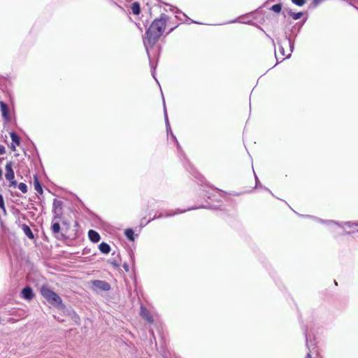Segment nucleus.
<instances>
[{
    "mask_svg": "<svg viewBox=\"0 0 358 358\" xmlns=\"http://www.w3.org/2000/svg\"><path fill=\"white\" fill-rule=\"evenodd\" d=\"M175 28H176V27H173V28H171V29L169 30V33H168V34L171 33V31H172Z\"/></svg>",
    "mask_w": 358,
    "mask_h": 358,
    "instance_id": "nucleus-46",
    "label": "nucleus"
},
{
    "mask_svg": "<svg viewBox=\"0 0 358 358\" xmlns=\"http://www.w3.org/2000/svg\"><path fill=\"white\" fill-rule=\"evenodd\" d=\"M92 285L96 289L99 290L108 291L110 289V284L104 280H95L92 281Z\"/></svg>",
    "mask_w": 358,
    "mask_h": 358,
    "instance_id": "nucleus-6",
    "label": "nucleus"
},
{
    "mask_svg": "<svg viewBox=\"0 0 358 358\" xmlns=\"http://www.w3.org/2000/svg\"><path fill=\"white\" fill-rule=\"evenodd\" d=\"M357 232H358V229H357Z\"/></svg>",
    "mask_w": 358,
    "mask_h": 358,
    "instance_id": "nucleus-51",
    "label": "nucleus"
},
{
    "mask_svg": "<svg viewBox=\"0 0 358 358\" xmlns=\"http://www.w3.org/2000/svg\"><path fill=\"white\" fill-rule=\"evenodd\" d=\"M266 189L272 194V192L269 190V189L266 188Z\"/></svg>",
    "mask_w": 358,
    "mask_h": 358,
    "instance_id": "nucleus-49",
    "label": "nucleus"
},
{
    "mask_svg": "<svg viewBox=\"0 0 358 358\" xmlns=\"http://www.w3.org/2000/svg\"><path fill=\"white\" fill-rule=\"evenodd\" d=\"M275 58H276V60H277V64L280 62H282L285 59V58H281L280 61H279V59H278V56L276 55H275Z\"/></svg>",
    "mask_w": 358,
    "mask_h": 358,
    "instance_id": "nucleus-36",
    "label": "nucleus"
},
{
    "mask_svg": "<svg viewBox=\"0 0 358 358\" xmlns=\"http://www.w3.org/2000/svg\"><path fill=\"white\" fill-rule=\"evenodd\" d=\"M289 15L290 16H292L294 20H299V18H301L302 17V15H303V13H302V12L293 13V12H292V10H289Z\"/></svg>",
    "mask_w": 358,
    "mask_h": 358,
    "instance_id": "nucleus-22",
    "label": "nucleus"
},
{
    "mask_svg": "<svg viewBox=\"0 0 358 358\" xmlns=\"http://www.w3.org/2000/svg\"><path fill=\"white\" fill-rule=\"evenodd\" d=\"M131 9L134 15H138L141 12V6L139 3L134 2L132 3Z\"/></svg>",
    "mask_w": 358,
    "mask_h": 358,
    "instance_id": "nucleus-18",
    "label": "nucleus"
},
{
    "mask_svg": "<svg viewBox=\"0 0 358 358\" xmlns=\"http://www.w3.org/2000/svg\"><path fill=\"white\" fill-rule=\"evenodd\" d=\"M341 224V228H343L344 226H346L349 228L353 227H358V222H345L343 223H340Z\"/></svg>",
    "mask_w": 358,
    "mask_h": 358,
    "instance_id": "nucleus-20",
    "label": "nucleus"
},
{
    "mask_svg": "<svg viewBox=\"0 0 358 358\" xmlns=\"http://www.w3.org/2000/svg\"><path fill=\"white\" fill-rule=\"evenodd\" d=\"M290 56H291V53H289V54L286 57V58H289V57H290Z\"/></svg>",
    "mask_w": 358,
    "mask_h": 358,
    "instance_id": "nucleus-48",
    "label": "nucleus"
},
{
    "mask_svg": "<svg viewBox=\"0 0 358 358\" xmlns=\"http://www.w3.org/2000/svg\"><path fill=\"white\" fill-rule=\"evenodd\" d=\"M141 316L146 320L148 323L151 324L154 322L153 317L150 312L143 305L140 308Z\"/></svg>",
    "mask_w": 358,
    "mask_h": 358,
    "instance_id": "nucleus-8",
    "label": "nucleus"
},
{
    "mask_svg": "<svg viewBox=\"0 0 358 358\" xmlns=\"http://www.w3.org/2000/svg\"><path fill=\"white\" fill-rule=\"evenodd\" d=\"M322 1H323V0H313V4L314 6H317V5H319Z\"/></svg>",
    "mask_w": 358,
    "mask_h": 358,
    "instance_id": "nucleus-32",
    "label": "nucleus"
},
{
    "mask_svg": "<svg viewBox=\"0 0 358 358\" xmlns=\"http://www.w3.org/2000/svg\"><path fill=\"white\" fill-rule=\"evenodd\" d=\"M199 176V174L198 173H195L194 178H198Z\"/></svg>",
    "mask_w": 358,
    "mask_h": 358,
    "instance_id": "nucleus-45",
    "label": "nucleus"
},
{
    "mask_svg": "<svg viewBox=\"0 0 358 358\" xmlns=\"http://www.w3.org/2000/svg\"><path fill=\"white\" fill-rule=\"evenodd\" d=\"M89 239L93 243H98L100 241V235L98 232L93 229H90L88 231Z\"/></svg>",
    "mask_w": 358,
    "mask_h": 358,
    "instance_id": "nucleus-11",
    "label": "nucleus"
},
{
    "mask_svg": "<svg viewBox=\"0 0 358 358\" xmlns=\"http://www.w3.org/2000/svg\"><path fill=\"white\" fill-rule=\"evenodd\" d=\"M110 263H111V264H112V265H113V266H114V267H115V268H117V267L120 266L119 263H118L116 260H113V261H111V262H110Z\"/></svg>",
    "mask_w": 358,
    "mask_h": 358,
    "instance_id": "nucleus-33",
    "label": "nucleus"
},
{
    "mask_svg": "<svg viewBox=\"0 0 358 358\" xmlns=\"http://www.w3.org/2000/svg\"><path fill=\"white\" fill-rule=\"evenodd\" d=\"M305 358H312V357H311V355H310V352H308V353L306 355V357H305Z\"/></svg>",
    "mask_w": 358,
    "mask_h": 358,
    "instance_id": "nucleus-42",
    "label": "nucleus"
},
{
    "mask_svg": "<svg viewBox=\"0 0 358 358\" xmlns=\"http://www.w3.org/2000/svg\"><path fill=\"white\" fill-rule=\"evenodd\" d=\"M315 221L320 222V223H322V224H334V225H336L338 227H341V224L339 223V222H335V221H333V220H322V219H320V218H317V217H313Z\"/></svg>",
    "mask_w": 358,
    "mask_h": 358,
    "instance_id": "nucleus-14",
    "label": "nucleus"
},
{
    "mask_svg": "<svg viewBox=\"0 0 358 358\" xmlns=\"http://www.w3.org/2000/svg\"><path fill=\"white\" fill-rule=\"evenodd\" d=\"M306 339V347L309 351H310L311 348H313L314 344L311 341L308 340V334L305 333Z\"/></svg>",
    "mask_w": 358,
    "mask_h": 358,
    "instance_id": "nucleus-23",
    "label": "nucleus"
},
{
    "mask_svg": "<svg viewBox=\"0 0 358 358\" xmlns=\"http://www.w3.org/2000/svg\"><path fill=\"white\" fill-rule=\"evenodd\" d=\"M13 162H8L6 163V174H5V177L6 178V180H8L10 183V186H13V187H16L17 186V182L16 180H15V174H14V171L13 170Z\"/></svg>",
    "mask_w": 358,
    "mask_h": 358,
    "instance_id": "nucleus-5",
    "label": "nucleus"
},
{
    "mask_svg": "<svg viewBox=\"0 0 358 358\" xmlns=\"http://www.w3.org/2000/svg\"><path fill=\"white\" fill-rule=\"evenodd\" d=\"M171 136L172 139L176 142L178 149L180 150L181 147H180L176 137L174 136V134L173 133H171Z\"/></svg>",
    "mask_w": 358,
    "mask_h": 358,
    "instance_id": "nucleus-29",
    "label": "nucleus"
},
{
    "mask_svg": "<svg viewBox=\"0 0 358 358\" xmlns=\"http://www.w3.org/2000/svg\"><path fill=\"white\" fill-rule=\"evenodd\" d=\"M292 2L298 6H302L305 4L306 0H292Z\"/></svg>",
    "mask_w": 358,
    "mask_h": 358,
    "instance_id": "nucleus-26",
    "label": "nucleus"
},
{
    "mask_svg": "<svg viewBox=\"0 0 358 358\" xmlns=\"http://www.w3.org/2000/svg\"><path fill=\"white\" fill-rule=\"evenodd\" d=\"M350 232L344 231L343 234H349Z\"/></svg>",
    "mask_w": 358,
    "mask_h": 358,
    "instance_id": "nucleus-47",
    "label": "nucleus"
},
{
    "mask_svg": "<svg viewBox=\"0 0 358 358\" xmlns=\"http://www.w3.org/2000/svg\"><path fill=\"white\" fill-rule=\"evenodd\" d=\"M271 9L275 13H280L282 9V6L280 3H277L272 6Z\"/></svg>",
    "mask_w": 358,
    "mask_h": 358,
    "instance_id": "nucleus-25",
    "label": "nucleus"
},
{
    "mask_svg": "<svg viewBox=\"0 0 358 358\" xmlns=\"http://www.w3.org/2000/svg\"><path fill=\"white\" fill-rule=\"evenodd\" d=\"M124 269L128 272L129 271V265L127 264V263H124L123 265H122Z\"/></svg>",
    "mask_w": 358,
    "mask_h": 358,
    "instance_id": "nucleus-35",
    "label": "nucleus"
},
{
    "mask_svg": "<svg viewBox=\"0 0 358 358\" xmlns=\"http://www.w3.org/2000/svg\"><path fill=\"white\" fill-rule=\"evenodd\" d=\"M22 297L27 300H31L34 298V292L30 287H25L21 292Z\"/></svg>",
    "mask_w": 358,
    "mask_h": 358,
    "instance_id": "nucleus-9",
    "label": "nucleus"
},
{
    "mask_svg": "<svg viewBox=\"0 0 358 358\" xmlns=\"http://www.w3.org/2000/svg\"><path fill=\"white\" fill-rule=\"evenodd\" d=\"M350 5L352 6L355 8H356L357 10H358V7H357L356 6L353 5L352 3H350Z\"/></svg>",
    "mask_w": 358,
    "mask_h": 358,
    "instance_id": "nucleus-44",
    "label": "nucleus"
},
{
    "mask_svg": "<svg viewBox=\"0 0 358 358\" xmlns=\"http://www.w3.org/2000/svg\"><path fill=\"white\" fill-rule=\"evenodd\" d=\"M2 178V170L0 168V180Z\"/></svg>",
    "mask_w": 358,
    "mask_h": 358,
    "instance_id": "nucleus-43",
    "label": "nucleus"
},
{
    "mask_svg": "<svg viewBox=\"0 0 358 358\" xmlns=\"http://www.w3.org/2000/svg\"><path fill=\"white\" fill-rule=\"evenodd\" d=\"M0 107L3 117L6 121H9V109L7 104L3 101H1Z\"/></svg>",
    "mask_w": 358,
    "mask_h": 358,
    "instance_id": "nucleus-10",
    "label": "nucleus"
},
{
    "mask_svg": "<svg viewBox=\"0 0 358 358\" xmlns=\"http://www.w3.org/2000/svg\"><path fill=\"white\" fill-rule=\"evenodd\" d=\"M63 202L55 199L52 203L53 220H61L63 214Z\"/></svg>",
    "mask_w": 358,
    "mask_h": 358,
    "instance_id": "nucleus-4",
    "label": "nucleus"
},
{
    "mask_svg": "<svg viewBox=\"0 0 358 358\" xmlns=\"http://www.w3.org/2000/svg\"><path fill=\"white\" fill-rule=\"evenodd\" d=\"M22 229L24 233V234L30 239H33L34 238V236L30 229V227L25 224H23L22 225Z\"/></svg>",
    "mask_w": 358,
    "mask_h": 358,
    "instance_id": "nucleus-12",
    "label": "nucleus"
},
{
    "mask_svg": "<svg viewBox=\"0 0 358 358\" xmlns=\"http://www.w3.org/2000/svg\"><path fill=\"white\" fill-rule=\"evenodd\" d=\"M15 145H16L15 144L12 143L11 149H12L13 150H15Z\"/></svg>",
    "mask_w": 358,
    "mask_h": 358,
    "instance_id": "nucleus-40",
    "label": "nucleus"
},
{
    "mask_svg": "<svg viewBox=\"0 0 358 358\" xmlns=\"http://www.w3.org/2000/svg\"><path fill=\"white\" fill-rule=\"evenodd\" d=\"M10 135V138L13 141V143L15 144L16 145H19L20 139V137L17 136V134L15 132H11Z\"/></svg>",
    "mask_w": 358,
    "mask_h": 358,
    "instance_id": "nucleus-19",
    "label": "nucleus"
},
{
    "mask_svg": "<svg viewBox=\"0 0 358 358\" xmlns=\"http://www.w3.org/2000/svg\"><path fill=\"white\" fill-rule=\"evenodd\" d=\"M304 217H310V215H303Z\"/></svg>",
    "mask_w": 358,
    "mask_h": 358,
    "instance_id": "nucleus-50",
    "label": "nucleus"
},
{
    "mask_svg": "<svg viewBox=\"0 0 358 358\" xmlns=\"http://www.w3.org/2000/svg\"><path fill=\"white\" fill-rule=\"evenodd\" d=\"M99 248L103 254H108L110 251V246L105 242L101 243L99 245Z\"/></svg>",
    "mask_w": 358,
    "mask_h": 358,
    "instance_id": "nucleus-13",
    "label": "nucleus"
},
{
    "mask_svg": "<svg viewBox=\"0 0 358 358\" xmlns=\"http://www.w3.org/2000/svg\"><path fill=\"white\" fill-rule=\"evenodd\" d=\"M6 153V148L3 145H0V155H3Z\"/></svg>",
    "mask_w": 358,
    "mask_h": 358,
    "instance_id": "nucleus-30",
    "label": "nucleus"
},
{
    "mask_svg": "<svg viewBox=\"0 0 358 358\" xmlns=\"http://www.w3.org/2000/svg\"><path fill=\"white\" fill-rule=\"evenodd\" d=\"M51 231H52V233L53 234L54 236L57 239L61 240V239L65 238V236L63 234L60 233L61 227H60V224L58 222H54V220H52V222L51 224Z\"/></svg>",
    "mask_w": 358,
    "mask_h": 358,
    "instance_id": "nucleus-7",
    "label": "nucleus"
},
{
    "mask_svg": "<svg viewBox=\"0 0 358 358\" xmlns=\"http://www.w3.org/2000/svg\"><path fill=\"white\" fill-rule=\"evenodd\" d=\"M17 187L18 189L23 193H26L27 192V186L25 183L24 182H20L18 185H17Z\"/></svg>",
    "mask_w": 358,
    "mask_h": 358,
    "instance_id": "nucleus-24",
    "label": "nucleus"
},
{
    "mask_svg": "<svg viewBox=\"0 0 358 358\" xmlns=\"http://www.w3.org/2000/svg\"><path fill=\"white\" fill-rule=\"evenodd\" d=\"M69 315H71V319L76 323V324H80V317L79 315L74 311V310H72Z\"/></svg>",
    "mask_w": 358,
    "mask_h": 358,
    "instance_id": "nucleus-21",
    "label": "nucleus"
},
{
    "mask_svg": "<svg viewBox=\"0 0 358 358\" xmlns=\"http://www.w3.org/2000/svg\"><path fill=\"white\" fill-rule=\"evenodd\" d=\"M163 105H164V119H165V123H166V130H170L171 126H170V124H169V118H168V115H167L166 107V105H165V101H164V98H163Z\"/></svg>",
    "mask_w": 358,
    "mask_h": 358,
    "instance_id": "nucleus-16",
    "label": "nucleus"
},
{
    "mask_svg": "<svg viewBox=\"0 0 358 358\" xmlns=\"http://www.w3.org/2000/svg\"><path fill=\"white\" fill-rule=\"evenodd\" d=\"M124 234L127 238L130 241H134L135 239V234L131 229H127L124 231Z\"/></svg>",
    "mask_w": 358,
    "mask_h": 358,
    "instance_id": "nucleus-17",
    "label": "nucleus"
},
{
    "mask_svg": "<svg viewBox=\"0 0 358 358\" xmlns=\"http://www.w3.org/2000/svg\"><path fill=\"white\" fill-rule=\"evenodd\" d=\"M41 294L53 306H59L62 304V300L60 296L47 285H43L41 287Z\"/></svg>",
    "mask_w": 358,
    "mask_h": 358,
    "instance_id": "nucleus-2",
    "label": "nucleus"
},
{
    "mask_svg": "<svg viewBox=\"0 0 358 358\" xmlns=\"http://www.w3.org/2000/svg\"><path fill=\"white\" fill-rule=\"evenodd\" d=\"M169 16L162 13L159 18L152 21L149 28L146 30L145 37L143 38V44L148 57H150L149 49L153 48L159 41L166 28Z\"/></svg>",
    "mask_w": 358,
    "mask_h": 358,
    "instance_id": "nucleus-1",
    "label": "nucleus"
},
{
    "mask_svg": "<svg viewBox=\"0 0 358 358\" xmlns=\"http://www.w3.org/2000/svg\"><path fill=\"white\" fill-rule=\"evenodd\" d=\"M166 131H167V135L168 136L169 135H171V133H173L172 131H171V129H170V130H166Z\"/></svg>",
    "mask_w": 358,
    "mask_h": 358,
    "instance_id": "nucleus-39",
    "label": "nucleus"
},
{
    "mask_svg": "<svg viewBox=\"0 0 358 358\" xmlns=\"http://www.w3.org/2000/svg\"><path fill=\"white\" fill-rule=\"evenodd\" d=\"M286 38L288 40L290 51L292 52H293V50H294V42L290 39L289 36H286Z\"/></svg>",
    "mask_w": 358,
    "mask_h": 358,
    "instance_id": "nucleus-27",
    "label": "nucleus"
},
{
    "mask_svg": "<svg viewBox=\"0 0 358 358\" xmlns=\"http://www.w3.org/2000/svg\"><path fill=\"white\" fill-rule=\"evenodd\" d=\"M279 52H280V54L282 55V56H285V49L283 48V47L282 45H279Z\"/></svg>",
    "mask_w": 358,
    "mask_h": 358,
    "instance_id": "nucleus-31",
    "label": "nucleus"
},
{
    "mask_svg": "<svg viewBox=\"0 0 358 358\" xmlns=\"http://www.w3.org/2000/svg\"><path fill=\"white\" fill-rule=\"evenodd\" d=\"M34 189L38 194H43V188L36 176H34Z\"/></svg>",
    "mask_w": 358,
    "mask_h": 358,
    "instance_id": "nucleus-15",
    "label": "nucleus"
},
{
    "mask_svg": "<svg viewBox=\"0 0 358 358\" xmlns=\"http://www.w3.org/2000/svg\"><path fill=\"white\" fill-rule=\"evenodd\" d=\"M255 181H256V187H257V182H259V180H258V178L257 177V176L255 174Z\"/></svg>",
    "mask_w": 358,
    "mask_h": 358,
    "instance_id": "nucleus-37",
    "label": "nucleus"
},
{
    "mask_svg": "<svg viewBox=\"0 0 358 358\" xmlns=\"http://www.w3.org/2000/svg\"><path fill=\"white\" fill-rule=\"evenodd\" d=\"M243 22L242 21H240V20H238V19H235V20H233L229 21V23H235V22ZM244 22V23H249V22H250V21H248V22Z\"/></svg>",
    "mask_w": 358,
    "mask_h": 358,
    "instance_id": "nucleus-34",
    "label": "nucleus"
},
{
    "mask_svg": "<svg viewBox=\"0 0 358 358\" xmlns=\"http://www.w3.org/2000/svg\"><path fill=\"white\" fill-rule=\"evenodd\" d=\"M152 75L153 78H154L155 79H156V78H155V69L152 71Z\"/></svg>",
    "mask_w": 358,
    "mask_h": 358,
    "instance_id": "nucleus-41",
    "label": "nucleus"
},
{
    "mask_svg": "<svg viewBox=\"0 0 358 358\" xmlns=\"http://www.w3.org/2000/svg\"><path fill=\"white\" fill-rule=\"evenodd\" d=\"M200 208H206V207L204 206H200ZM197 208H199V207L195 206V207L188 208L187 209H180V208H178L176 210H169V212H167L166 213H160L159 215H155L152 217V219H151V220H148V221H147L145 222V221H143V220H142L141 222V226H145V224H147L148 223H149L152 220H156V219H160V218H163V217H172V216H174L176 215L181 214V213H185L187 211L192 210H195V209H197Z\"/></svg>",
    "mask_w": 358,
    "mask_h": 358,
    "instance_id": "nucleus-3",
    "label": "nucleus"
},
{
    "mask_svg": "<svg viewBox=\"0 0 358 358\" xmlns=\"http://www.w3.org/2000/svg\"><path fill=\"white\" fill-rule=\"evenodd\" d=\"M171 10L175 12L176 13H180L181 12L178 10V9H176V10L175 11L173 9L171 8Z\"/></svg>",
    "mask_w": 358,
    "mask_h": 358,
    "instance_id": "nucleus-38",
    "label": "nucleus"
},
{
    "mask_svg": "<svg viewBox=\"0 0 358 358\" xmlns=\"http://www.w3.org/2000/svg\"><path fill=\"white\" fill-rule=\"evenodd\" d=\"M0 208L1 209H3V211H6L3 198L1 194H0Z\"/></svg>",
    "mask_w": 358,
    "mask_h": 358,
    "instance_id": "nucleus-28",
    "label": "nucleus"
}]
</instances>
